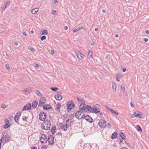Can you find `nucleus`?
<instances>
[{"label": "nucleus", "mask_w": 149, "mask_h": 149, "mask_svg": "<svg viewBox=\"0 0 149 149\" xmlns=\"http://www.w3.org/2000/svg\"><path fill=\"white\" fill-rule=\"evenodd\" d=\"M84 115V113L81 110L77 111L75 114V116L79 119L83 118Z\"/></svg>", "instance_id": "nucleus-1"}, {"label": "nucleus", "mask_w": 149, "mask_h": 149, "mask_svg": "<svg viewBox=\"0 0 149 149\" xmlns=\"http://www.w3.org/2000/svg\"><path fill=\"white\" fill-rule=\"evenodd\" d=\"M46 118V114L44 112H41L39 114L40 120L41 121H45Z\"/></svg>", "instance_id": "nucleus-2"}, {"label": "nucleus", "mask_w": 149, "mask_h": 149, "mask_svg": "<svg viewBox=\"0 0 149 149\" xmlns=\"http://www.w3.org/2000/svg\"><path fill=\"white\" fill-rule=\"evenodd\" d=\"M98 124L101 128H103L106 126V123L105 120L100 119L99 121Z\"/></svg>", "instance_id": "nucleus-3"}, {"label": "nucleus", "mask_w": 149, "mask_h": 149, "mask_svg": "<svg viewBox=\"0 0 149 149\" xmlns=\"http://www.w3.org/2000/svg\"><path fill=\"white\" fill-rule=\"evenodd\" d=\"M54 137L52 135H50L49 136L47 139L48 142L50 144H53L54 143Z\"/></svg>", "instance_id": "nucleus-4"}, {"label": "nucleus", "mask_w": 149, "mask_h": 149, "mask_svg": "<svg viewBox=\"0 0 149 149\" xmlns=\"http://www.w3.org/2000/svg\"><path fill=\"white\" fill-rule=\"evenodd\" d=\"M67 106V111L69 112L71 109L74 108L75 106V104L73 103H70L68 104H66Z\"/></svg>", "instance_id": "nucleus-5"}, {"label": "nucleus", "mask_w": 149, "mask_h": 149, "mask_svg": "<svg viewBox=\"0 0 149 149\" xmlns=\"http://www.w3.org/2000/svg\"><path fill=\"white\" fill-rule=\"evenodd\" d=\"M45 126L46 127V130H49L50 127L51 126V123L48 120H47L45 121Z\"/></svg>", "instance_id": "nucleus-6"}, {"label": "nucleus", "mask_w": 149, "mask_h": 149, "mask_svg": "<svg viewBox=\"0 0 149 149\" xmlns=\"http://www.w3.org/2000/svg\"><path fill=\"white\" fill-rule=\"evenodd\" d=\"M83 118L90 123H92L93 121V119L88 115H87L85 116Z\"/></svg>", "instance_id": "nucleus-7"}, {"label": "nucleus", "mask_w": 149, "mask_h": 149, "mask_svg": "<svg viewBox=\"0 0 149 149\" xmlns=\"http://www.w3.org/2000/svg\"><path fill=\"white\" fill-rule=\"evenodd\" d=\"M47 139V136L45 134H42L40 138V140L42 143L45 142V140Z\"/></svg>", "instance_id": "nucleus-8"}, {"label": "nucleus", "mask_w": 149, "mask_h": 149, "mask_svg": "<svg viewBox=\"0 0 149 149\" xmlns=\"http://www.w3.org/2000/svg\"><path fill=\"white\" fill-rule=\"evenodd\" d=\"M31 107V105L30 103H28L25 105L22 109V111L30 110Z\"/></svg>", "instance_id": "nucleus-9"}, {"label": "nucleus", "mask_w": 149, "mask_h": 149, "mask_svg": "<svg viewBox=\"0 0 149 149\" xmlns=\"http://www.w3.org/2000/svg\"><path fill=\"white\" fill-rule=\"evenodd\" d=\"M4 138L5 140V143H6L9 141L10 139V136L8 134H6L4 136Z\"/></svg>", "instance_id": "nucleus-10"}, {"label": "nucleus", "mask_w": 149, "mask_h": 149, "mask_svg": "<svg viewBox=\"0 0 149 149\" xmlns=\"http://www.w3.org/2000/svg\"><path fill=\"white\" fill-rule=\"evenodd\" d=\"M75 54H76L77 57L80 59H84V55L80 52H75Z\"/></svg>", "instance_id": "nucleus-11"}, {"label": "nucleus", "mask_w": 149, "mask_h": 149, "mask_svg": "<svg viewBox=\"0 0 149 149\" xmlns=\"http://www.w3.org/2000/svg\"><path fill=\"white\" fill-rule=\"evenodd\" d=\"M5 124L3 125V127L5 129L8 128L10 125V124H9V121L7 118H6L5 119Z\"/></svg>", "instance_id": "nucleus-12"}, {"label": "nucleus", "mask_w": 149, "mask_h": 149, "mask_svg": "<svg viewBox=\"0 0 149 149\" xmlns=\"http://www.w3.org/2000/svg\"><path fill=\"white\" fill-rule=\"evenodd\" d=\"M46 101V100L44 97H42L41 98L39 101V105H43L44 104V103Z\"/></svg>", "instance_id": "nucleus-13"}, {"label": "nucleus", "mask_w": 149, "mask_h": 149, "mask_svg": "<svg viewBox=\"0 0 149 149\" xmlns=\"http://www.w3.org/2000/svg\"><path fill=\"white\" fill-rule=\"evenodd\" d=\"M68 127V126L67 125H63L61 127L60 129L62 130L65 131L67 130Z\"/></svg>", "instance_id": "nucleus-14"}, {"label": "nucleus", "mask_w": 149, "mask_h": 149, "mask_svg": "<svg viewBox=\"0 0 149 149\" xmlns=\"http://www.w3.org/2000/svg\"><path fill=\"white\" fill-rule=\"evenodd\" d=\"M55 98L57 100H61L62 98V96L59 94H57L55 96Z\"/></svg>", "instance_id": "nucleus-15"}, {"label": "nucleus", "mask_w": 149, "mask_h": 149, "mask_svg": "<svg viewBox=\"0 0 149 149\" xmlns=\"http://www.w3.org/2000/svg\"><path fill=\"white\" fill-rule=\"evenodd\" d=\"M52 107L50 104H47L46 105H44L43 106V109L44 110H48L49 109H52Z\"/></svg>", "instance_id": "nucleus-16"}, {"label": "nucleus", "mask_w": 149, "mask_h": 149, "mask_svg": "<svg viewBox=\"0 0 149 149\" xmlns=\"http://www.w3.org/2000/svg\"><path fill=\"white\" fill-rule=\"evenodd\" d=\"M93 110L92 111V113H98L100 112V111L99 109H97L95 107V106H94L93 107Z\"/></svg>", "instance_id": "nucleus-17"}, {"label": "nucleus", "mask_w": 149, "mask_h": 149, "mask_svg": "<svg viewBox=\"0 0 149 149\" xmlns=\"http://www.w3.org/2000/svg\"><path fill=\"white\" fill-rule=\"evenodd\" d=\"M86 105L85 104L81 103L79 106V109H83L84 110V111H85V110H86Z\"/></svg>", "instance_id": "nucleus-18"}, {"label": "nucleus", "mask_w": 149, "mask_h": 149, "mask_svg": "<svg viewBox=\"0 0 149 149\" xmlns=\"http://www.w3.org/2000/svg\"><path fill=\"white\" fill-rule=\"evenodd\" d=\"M10 2L9 1H6L5 4V6L1 7V9L3 11H4L5 10L7 5H9L10 4Z\"/></svg>", "instance_id": "nucleus-19"}, {"label": "nucleus", "mask_w": 149, "mask_h": 149, "mask_svg": "<svg viewBox=\"0 0 149 149\" xmlns=\"http://www.w3.org/2000/svg\"><path fill=\"white\" fill-rule=\"evenodd\" d=\"M86 109H87L88 111L91 112H92V111L93 110V107H91L89 105L86 106Z\"/></svg>", "instance_id": "nucleus-20"}, {"label": "nucleus", "mask_w": 149, "mask_h": 149, "mask_svg": "<svg viewBox=\"0 0 149 149\" xmlns=\"http://www.w3.org/2000/svg\"><path fill=\"white\" fill-rule=\"evenodd\" d=\"M77 100L78 102H85V100L84 99L81 98V97H79L78 95L77 96Z\"/></svg>", "instance_id": "nucleus-21"}, {"label": "nucleus", "mask_w": 149, "mask_h": 149, "mask_svg": "<svg viewBox=\"0 0 149 149\" xmlns=\"http://www.w3.org/2000/svg\"><path fill=\"white\" fill-rule=\"evenodd\" d=\"M38 104V102L36 101H35L32 102V107L33 108H36Z\"/></svg>", "instance_id": "nucleus-22"}, {"label": "nucleus", "mask_w": 149, "mask_h": 149, "mask_svg": "<svg viewBox=\"0 0 149 149\" xmlns=\"http://www.w3.org/2000/svg\"><path fill=\"white\" fill-rule=\"evenodd\" d=\"M117 135V133L116 132H115L112 134L111 136V138L112 139L116 138Z\"/></svg>", "instance_id": "nucleus-23"}, {"label": "nucleus", "mask_w": 149, "mask_h": 149, "mask_svg": "<svg viewBox=\"0 0 149 149\" xmlns=\"http://www.w3.org/2000/svg\"><path fill=\"white\" fill-rule=\"evenodd\" d=\"M112 84L113 90L116 91V84L114 82H112Z\"/></svg>", "instance_id": "nucleus-24"}, {"label": "nucleus", "mask_w": 149, "mask_h": 149, "mask_svg": "<svg viewBox=\"0 0 149 149\" xmlns=\"http://www.w3.org/2000/svg\"><path fill=\"white\" fill-rule=\"evenodd\" d=\"M56 127H54L52 128L51 130V131L53 134H55L56 132Z\"/></svg>", "instance_id": "nucleus-25"}, {"label": "nucleus", "mask_w": 149, "mask_h": 149, "mask_svg": "<svg viewBox=\"0 0 149 149\" xmlns=\"http://www.w3.org/2000/svg\"><path fill=\"white\" fill-rule=\"evenodd\" d=\"M32 91L31 88L30 87H28L26 88L25 90L24 91V93H26L29 92H31Z\"/></svg>", "instance_id": "nucleus-26"}, {"label": "nucleus", "mask_w": 149, "mask_h": 149, "mask_svg": "<svg viewBox=\"0 0 149 149\" xmlns=\"http://www.w3.org/2000/svg\"><path fill=\"white\" fill-rule=\"evenodd\" d=\"M35 93L39 97H41L42 96L41 93L38 90L36 91Z\"/></svg>", "instance_id": "nucleus-27"}, {"label": "nucleus", "mask_w": 149, "mask_h": 149, "mask_svg": "<svg viewBox=\"0 0 149 149\" xmlns=\"http://www.w3.org/2000/svg\"><path fill=\"white\" fill-rule=\"evenodd\" d=\"M88 55L89 57H90V58H92L93 57V53L91 51H89L88 52Z\"/></svg>", "instance_id": "nucleus-28"}, {"label": "nucleus", "mask_w": 149, "mask_h": 149, "mask_svg": "<svg viewBox=\"0 0 149 149\" xmlns=\"http://www.w3.org/2000/svg\"><path fill=\"white\" fill-rule=\"evenodd\" d=\"M120 135L122 139H125L126 137L123 132H120Z\"/></svg>", "instance_id": "nucleus-29"}, {"label": "nucleus", "mask_w": 149, "mask_h": 149, "mask_svg": "<svg viewBox=\"0 0 149 149\" xmlns=\"http://www.w3.org/2000/svg\"><path fill=\"white\" fill-rule=\"evenodd\" d=\"M83 26H80L78 27L76 29L74 30L73 31L74 32H75L80 30L81 29H83Z\"/></svg>", "instance_id": "nucleus-30"}, {"label": "nucleus", "mask_w": 149, "mask_h": 149, "mask_svg": "<svg viewBox=\"0 0 149 149\" xmlns=\"http://www.w3.org/2000/svg\"><path fill=\"white\" fill-rule=\"evenodd\" d=\"M48 34V32L47 30H44L43 31H42L41 35H47Z\"/></svg>", "instance_id": "nucleus-31"}, {"label": "nucleus", "mask_w": 149, "mask_h": 149, "mask_svg": "<svg viewBox=\"0 0 149 149\" xmlns=\"http://www.w3.org/2000/svg\"><path fill=\"white\" fill-rule=\"evenodd\" d=\"M19 118V117L16 116H15L14 119L15 122L17 123L18 122Z\"/></svg>", "instance_id": "nucleus-32"}, {"label": "nucleus", "mask_w": 149, "mask_h": 149, "mask_svg": "<svg viewBox=\"0 0 149 149\" xmlns=\"http://www.w3.org/2000/svg\"><path fill=\"white\" fill-rule=\"evenodd\" d=\"M28 118V117L26 116H23L22 119L24 121H25L26 122H27V119Z\"/></svg>", "instance_id": "nucleus-33"}, {"label": "nucleus", "mask_w": 149, "mask_h": 149, "mask_svg": "<svg viewBox=\"0 0 149 149\" xmlns=\"http://www.w3.org/2000/svg\"><path fill=\"white\" fill-rule=\"evenodd\" d=\"M138 113H136V112H135L132 115V117H136L138 116V114L139 113V112L138 111Z\"/></svg>", "instance_id": "nucleus-34"}, {"label": "nucleus", "mask_w": 149, "mask_h": 149, "mask_svg": "<svg viewBox=\"0 0 149 149\" xmlns=\"http://www.w3.org/2000/svg\"><path fill=\"white\" fill-rule=\"evenodd\" d=\"M137 130L139 131H142L141 128L140 126H139V125H137Z\"/></svg>", "instance_id": "nucleus-35"}, {"label": "nucleus", "mask_w": 149, "mask_h": 149, "mask_svg": "<svg viewBox=\"0 0 149 149\" xmlns=\"http://www.w3.org/2000/svg\"><path fill=\"white\" fill-rule=\"evenodd\" d=\"M58 89V88L57 87H52L51 88V89L54 91H56Z\"/></svg>", "instance_id": "nucleus-36"}, {"label": "nucleus", "mask_w": 149, "mask_h": 149, "mask_svg": "<svg viewBox=\"0 0 149 149\" xmlns=\"http://www.w3.org/2000/svg\"><path fill=\"white\" fill-rule=\"evenodd\" d=\"M1 107L5 109L7 107V105L5 104H2L1 105Z\"/></svg>", "instance_id": "nucleus-37"}, {"label": "nucleus", "mask_w": 149, "mask_h": 149, "mask_svg": "<svg viewBox=\"0 0 149 149\" xmlns=\"http://www.w3.org/2000/svg\"><path fill=\"white\" fill-rule=\"evenodd\" d=\"M4 139V135H3V136L0 139V142L1 143L3 142V140Z\"/></svg>", "instance_id": "nucleus-38"}, {"label": "nucleus", "mask_w": 149, "mask_h": 149, "mask_svg": "<svg viewBox=\"0 0 149 149\" xmlns=\"http://www.w3.org/2000/svg\"><path fill=\"white\" fill-rule=\"evenodd\" d=\"M58 106L56 107V109L57 110H59L60 108V107H61L60 104H57Z\"/></svg>", "instance_id": "nucleus-39"}, {"label": "nucleus", "mask_w": 149, "mask_h": 149, "mask_svg": "<svg viewBox=\"0 0 149 149\" xmlns=\"http://www.w3.org/2000/svg\"><path fill=\"white\" fill-rule=\"evenodd\" d=\"M111 112L112 113H115L117 115H118V113L117 111H116L114 110H111Z\"/></svg>", "instance_id": "nucleus-40"}, {"label": "nucleus", "mask_w": 149, "mask_h": 149, "mask_svg": "<svg viewBox=\"0 0 149 149\" xmlns=\"http://www.w3.org/2000/svg\"><path fill=\"white\" fill-rule=\"evenodd\" d=\"M46 38V36H42V37H41L40 39L42 41L43 40L45 39Z\"/></svg>", "instance_id": "nucleus-41"}, {"label": "nucleus", "mask_w": 149, "mask_h": 149, "mask_svg": "<svg viewBox=\"0 0 149 149\" xmlns=\"http://www.w3.org/2000/svg\"><path fill=\"white\" fill-rule=\"evenodd\" d=\"M107 126L109 128H110L111 127V124H110L109 123H107Z\"/></svg>", "instance_id": "nucleus-42"}, {"label": "nucleus", "mask_w": 149, "mask_h": 149, "mask_svg": "<svg viewBox=\"0 0 149 149\" xmlns=\"http://www.w3.org/2000/svg\"><path fill=\"white\" fill-rule=\"evenodd\" d=\"M143 114L138 113V114L137 117L139 118H141L143 117Z\"/></svg>", "instance_id": "nucleus-43"}, {"label": "nucleus", "mask_w": 149, "mask_h": 149, "mask_svg": "<svg viewBox=\"0 0 149 149\" xmlns=\"http://www.w3.org/2000/svg\"><path fill=\"white\" fill-rule=\"evenodd\" d=\"M21 113L19 112V113H17L16 114L15 116H16L19 117L21 115Z\"/></svg>", "instance_id": "nucleus-44"}, {"label": "nucleus", "mask_w": 149, "mask_h": 149, "mask_svg": "<svg viewBox=\"0 0 149 149\" xmlns=\"http://www.w3.org/2000/svg\"><path fill=\"white\" fill-rule=\"evenodd\" d=\"M31 13H32L33 14H35V13H36V11L34 9H32L31 11Z\"/></svg>", "instance_id": "nucleus-45"}, {"label": "nucleus", "mask_w": 149, "mask_h": 149, "mask_svg": "<svg viewBox=\"0 0 149 149\" xmlns=\"http://www.w3.org/2000/svg\"><path fill=\"white\" fill-rule=\"evenodd\" d=\"M121 88L122 90H124L123 91H124L125 90V86L123 85H122L121 86Z\"/></svg>", "instance_id": "nucleus-46"}, {"label": "nucleus", "mask_w": 149, "mask_h": 149, "mask_svg": "<svg viewBox=\"0 0 149 149\" xmlns=\"http://www.w3.org/2000/svg\"><path fill=\"white\" fill-rule=\"evenodd\" d=\"M41 127L42 129L43 130H46V127L45 125H44V124H43V125H42Z\"/></svg>", "instance_id": "nucleus-47"}, {"label": "nucleus", "mask_w": 149, "mask_h": 149, "mask_svg": "<svg viewBox=\"0 0 149 149\" xmlns=\"http://www.w3.org/2000/svg\"><path fill=\"white\" fill-rule=\"evenodd\" d=\"M52 1L53 3L54 4H56L58 3L57 0H52Z\"/></svg>", "instance_id": "nucleus-48"}, {"label": "nucleus", "mask_w": 149, "mask_h": 149, "mask_svg": "<svg viewBox=\"0 0 149 149\" xmlns=\"http://www.w3.org/2000/svg\"><path fill=\"white\" fill-rule=\"evenodd\" d=\"M70 121L68 123V126L69 125H71L72 124L73 122L71 119H70Z\"/></svg>", "instance_id": "nucleus-49"}, {"label": "nucleus", "mask_w": 149, "mask_h": 149, "mask_svg": "<svg viewBox=\"0 0 149 149\" xmlns=\"http://www.w3.org/2000/svg\"><path fill=\"white\" fill-rule=\"evenodd\" d=\"M47 147L45 145H43L41 147V149H47Z\"/></svg>", "instance_id": "nucleus-50"}, {"label": "nucleus", "mask_w": 149, "mask_h": 149, "mask_svg": "<svg viewBox=\"0 0 149 149\" xmlns=\"http://www.w3.org/2000/svg\"><path fill=\"white\" fill-rule=\"evenodd\" d=\"M30 50L32 52H35V49L33 47H31V48H30Z\"/></svg>", "instance_id": "nucleus-51"}, {"label": "nucleus", "mask_w": 149, "mask_h": 149, "mask_svg": "<svg viewBox=\"0 0 149 149\" xmlns=\"http://www.w3.org/2000/svg\"><path fill=\"white\" fill-rule=\"evenodd\" d=\"M56 11L55 10H53L52 12V15H54L56 13Z\"/></svg>", "instance_id": "nucleus-52"}, {"label": "nucleus", "mask_w": 149, "mask_h": 149, "mask_svg": "<svg viewBox=\"0 0 149 149\" xmlns=\"http://www.w3.org/2000/svg\"><path fill=\"white\" fill-rule=\"evenodd\" d=\"M70 120V119H68L66 120V124H65L66 125H68V123L69 122Z\"/></svg>", "instance_id": "nucleus-53"}, {"label": "nucleus", "mask_w": 149, "mask_h": 149, "mask_svg": "<svg viewBox=\"0 0 149 149\" xmlns=\"http://www.w3.org/2000/svg\"><path fill=\"white\" fill-rule=\"evenodd\" d=\"M6 67L7 69H8L10 68V67L8 65H6Z\"/></svg>", "instance_id": "nucleus-54"}, {"label": "nucleus", "mask_w": 149, "mask_h": 149, "mask_svg": "<svg viewBox=\"0 0 149 149\" xmlns=\"http://www.w3.org/2000/svg\"><path fill=\"white\" fill-rule=\"evenodd\" d=\"M107 109L108 111H111V110H113L112 109H110L109 107H107Z\"/></svg>", "instance_id": "nucleus-55"}, {"label": "nucleus", "mask_w": 149, "mask_h": 149, "mask_svg": "<svg viewBox=\"0 0 149 149\" xmlns=\"http://www.w3.org/2000/svg\"><path fill=\"white\" fill-rule=\"evenodd\" d=\"M35 66L36 68H38L39 67V65L36 63L35 64Z\"/></svg>", "instance_id": "nucleus-56"}, {"label": "nucleus", "mask_w": 149, "mask_h": 149, "mask_svg": "<svg viewBox=\"0 0 149 149\" xmlns=\"http://www.w3.org/2000/svg\"><path fill=\"white\" fill-rule=\"evenodd\" d=\"M73 101L72 100H71L70 101L68 102L67 104H69L70 103H73Z\"/></svg>", "instance_id": "nucleus-57"}, {"label": "nucleus", "mask_w": 149, "mask_h": 149, "mask_svg": "<svg viewBox=\"0 0 149 149\" xmlns=\"http://www.w3.org/2000/svg\"><path fill=\"white\" fill-rule=\"evenodd\" d=\"M34 9L36 11V13H37L39 10V9L38 8H36Z\"/></svg>", "instance_id": "nucleus-58"}, {"label": "nucleus", "mask_w": 149, "mask_h": 149, "mask_svg": "<svg viewBox=\"0 0 149 149\" xmlns=\"http://www.w3.org/2000/svg\"><path fill=\"white\" fill-rule=\"evenodd\" d=\"M31 149H37L36 147H31Z\"/></svg>", "instance_id": "nucleus-59"}, {"label": "nucleus", "mask_w": 149, "mask_h": 149, "mask_svg": "<svg viewBox=\"0 0 149 149\" xmlns=\"http://www.w3.org/2000/svg\"><path fill=\"white\" fill-rule=\"evenodd\" d=\"M130 105H131V106L132 107H134V105L132 104V102H131L130 103Z\"/></svg>", "instance_id": "nucleus-60"}, {"label": "nucleus", "mask_w": 149, "mask_h": 149, "mask_svg": "<svg viewBox=\"0 0 149 149\" xmlns=\"http://www.w3.org/2000/svg\"><path fill=\"white\" fill-rule=\"evenodd\" d=\"M148 39L147 38H144V41L146 42H147L148 41Z\"/></svg>", "instance_id": "nucleus-61"}, {"label": "nucleus", "mask_w": 149, "mask_h": 149, "mask_svg": "<svg viewBox=\"0 0 149 149\" xmlns=\"http://www.w3.org/2000/svg\"><path fill=\"white\" fill-rule=\"evenodd\" d=\"M51 53L52 54H53L54 53V52L53 50H51Z\"/></svg>", "instance_id": "nucleus-62"}, {"label": "nucleus", "mask_w": 149, "mask_h": 149, "mask_svg": "<svg viewBox=\"0 0 149 149\" xmlns=\"http://www.w3.org/2000/svg\"><path fill=\"white\" fill-rule=\"evenodd\" d=\"M126 68H124L123 69V72H125L126 71Z\"/></svg>", "instance_id": "nucleus-63"}, {"label": "nucleus", "mask_w": 149, "mask_h": 149, "mask_svg": "<svg viewBox=\"0 0 149 149\" xmlns=\"http://www.w3.org/2000/svg\"><path fill=\"white\" fill-rule=\"evenodd\" d=\"M23 34L24 35L26 36L27 35V34L25 32H23Z\"/></svg>", "instance_id": "nucleus-64"}]
</instances>
